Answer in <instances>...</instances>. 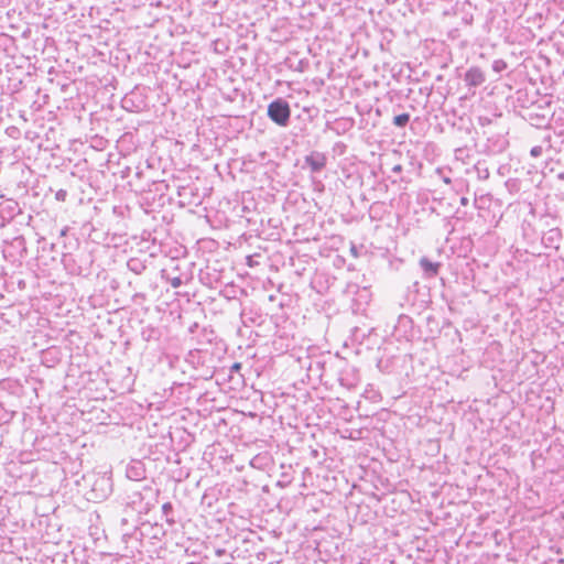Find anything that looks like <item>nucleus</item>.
<instances>
[{"instance_id": "nucleus-1", "label": "nucleus", "mask_w": 564, "mask_h": 564, "mask_svg": "<svg viewBox=\"0 0 564 564\" xmlns=\"http://www.w3.org/2000/svg\"><path fill=\"white\" fill-rule=\"evenodd\" d=\"M291 110L289 104L283 99H276L268 106L269 118L279 126H286Z\"/></svg>"}, {"instance_id": "nucleus-3", "label": "nucleus", "mask_w": 564, "mask_h": 564, "mask_svg": "<svg viewBox=\"0 0 564 564\" xmlns=\"http://www.w3.org/2000/svg\"><path fill=\"white\" fill-rule=\"evenodd\" d=\"M420 265L423 269L424 273L429 276H434L438 272L440 263L431 262L426 258H422L420 260Z\"/></svg>"}, {"instance_id": "nucleus-8", "label": "nucleus", "mask_w": 564, "mask_h": 564, "mask_svg": "<svg viewBox=\"0 0 564 564\" xmlns=\"http://www.w3.org/2000/svg\"><path fill=\"white\" fill-rule=\"evenodd\" d=\"M172 285L174 288H178L181 285V280L178 278L173 279Z\"/></svg>"}, {"instance_id": "nucleus-7", "label": "nucleus", "mask_w": 564, "mask_h": 564, "mask_svg": "<svg viewBox=\"0 0 564 564\" xmlns=\"http://www.w3.org/2000/svg\"><path fill=\"white\" fill-rule=\"evenodd\" d=\"M530 153H531V155H532V156L536 158V156L541 155V153H542V148H541V147H539V145H538V147H533V148L531 149V152H530Z\"/></svg>"}, {"instance_id": "nucleus-9", "label": "nucleus", "mask_w": 564, "mask_h": 564, "mask_svg": "<svg viewBox=\"0 0 564 564\" xmlns=\"http://www.w3.org/2000/svg\"><path fill=\"white\" fill-rule=\"evenodd\" d=\"M234 368H235V369H238V368H239V364H236V365L234 366Z\"/></svg>"}, {"instance_id": "nucleus-5", "label": "nucleus", "mask_w": 564, "mask_h": 564, "mask_svg": "<svg viewBox=\"0 0 564 564\" xmlns=\"http://www.w3.org/2000/svg\"><path fill=\"white\" fill-rule=\"evenodd\" d=\"M410 120V116L408 113H401L393 118V123L398 127H404Z\"/></svg>"}, {"instance_id": "nucleus-4", "label": "nucleus", "mask_w": 564, "mask_h": 564, "mask_svg": "<svg viewBox=\"0 0 564 564\" xmlns=\"http://www.w3.org/2000/svg\"><path fill=\"white\" fill-rule=\"evenodd\" d=\"M306 163L313 171H319L324 166V158L311 155L306 158Z\"/></svg>"}, {"instance_id": "nucleus-6", "label": "nucleus", "mask_w": 564, "mask_h": 564, "mask_svg": "<svg viewBox=\"0 0 564 564\" xmlns=\"http://www.w3.org/2000/svg\"><path fill=\"white\" fill-rule=\"evenodd\" d=\"M506 67V64L503 61H495L494 62V65H492V68L496 72H500L501 69H503Z\"/></svg>"}, {"instance_id": "nucleus-2", "label": "nucleus", "mask_w": 564, "mask_h": 564, "mask_svg": "<svg viewBox=\"0 0 564 564\" xmlns=\"http://www.w3.org/2000/svg\"><path fill=\"white\" fill-rule=\"evenodd\" d=\"M465 82L469 86H479L485 82V75L480 68L471 67L465 74Z\"/></svg>"}]
</instances>
